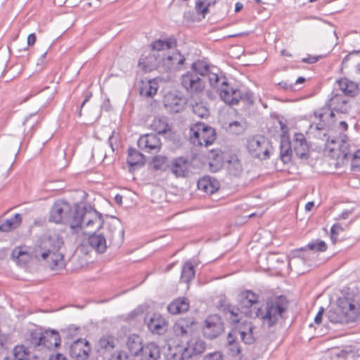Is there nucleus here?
I'll use <instances>...</instances> for the list:
<instances>
[{
  "label": "nucleus",
  "instance_id": "8",
  "mask_svg": "<svg viewBox=\"0 0 360 360\" xmlns=\"http://www.w3.org/2000/svg\"><path fill=\"white\" fill-rule=\"evenodd\" d=\"M248 153L254 158L267 160L270 157L271 142L264 136L255 135L247 140Z\"/></svg>",
  "mask_w": 360,
  "mask_h": 360
},
{
  "label": "nucleus",
  "instance_id": "18",
  "mask_svg": "<svg viewBox=\"0 0 360 360\" xmlns=\"http://www.w3.org/2000/svg\"><path fill=\"white\" fill-rule=\"evenodd\" d=\"M160 357V347L151 342L144 345L135 358L136 360H158Z\"/></svg>",
  "mask_w": 360,
  "mask_h": 360
},
{
  "label": "nucleus",
  "instance_id": "30",
  "mask_svg": "<svg viewBox=\"0 0 360 360\" xmlns=\"http://www.w3.org/2000/svg\"><path fill=\"white\" fill-rule=\"evenodd\" d=\"M338 84L341 91L345 94L351 97H354L358 92V84L349 80L347 78L340 79Z\"/></svg>",
  "mask_w": 360,
  "mask_h": 360
},
{
  "label": "nucleus",
  "instance_id": "17",
  "mask_svg": "<svg viewBox=\"0 0 360 360\" xmlns=\"http://www.w3.org/2000/svg\"><path fill=\"white\" fill-rule=\"evenodd\" d=\"M164 104L165 108L172 113H177L184 108L185 98L177 96L173 93H168L164 98Z\"/></svg>",
  "mask_w": 360,
  "mask_h": 360
},
{
  "label": "nucleus",
  "instance_id": "24",
  "mask_svg": "<svg viewBox=\"0 0 360 360\" xmlns=\"http://www.w3.org/2000/svg\"><path fill=\"white\" fill-rule=\"evenodd\" d=\"M259 295L251 290H245L238 295L237 301L241 309H249L257 303Z\"/></svg>",
  "mask_w": 360,
  "mask_h": 360
},
{
  "label": "nucleus",
  "instance_id": "58",
  "mask_svg": "<svg viewBox=\"0 0 360 360\" xmlns=\"http://www.w3.org/2000/svg\"><path fill=\"white\" fill-rule=\"evenodd\" d=\"M360 53V51H354L351 53H349V54H347L346 56H345V58H343L342 61V67L344 68V67H346V65H347V63L349 60L350 59V56L353 54H359Z\"/></svg>",
  "mask_w": 360,
  "mask_h": 360
},
{
  "label": "nucleus",
  "instance_id": "46",
  "mask_svg": "<svg viewBox=\"0 0 360 360\" xmlns=\"http://www.w3.org/2000/svg\"><path fill=\"white\" fill-rule=\"evenodd\" d=\"M307 248L316 252H324L327 250V245L323 240H317L316 242L309 243Z\"/></svg>",
  "mask_w": 360,
  "mask_h": 360
},
{
  "label": "nucleus",
  "instance_id": "63",
  "mask_svg": "<svg viewBox=\"0 0 360 360\" xmlns=\"http://www.w3.org/2000/svg\"><path fill=\"white\" fill-rule=\"evenodd\" d=\"M36 42V35L34 33L30 34L27 37V44L33 46Z\"/></svg>",
  "mask_w": 360,
  "mask_h": 360
},
{
  "label": "nucleus",
  "instance_id": "61",
  "mask_svg": "<svg viewBox=\"0 0 360 360\" xmlns=\"http://www.w3.org/2000/svg\"><path fill=\"white\" fill-rule=\"evenodd\" d=\"M349 356H353L352 354V352L351 351H347V350H342L338 354V357H342L345 359H349Z\"/></svg>",
  "mask_w": 360,
  "mask_h": 360
},
{
  "label": "nucleus",
  "instance_id": "40",
  "mask_svg": "<svg viewBox=\"0 0 360 360\" xmlns=\"http://www.w3.org/2000/svg\"><path fill=\"white\" fill-rule=\"evenodd\" d=\"M13 353L14 360H29L30 351L24 345H16Z\"/></svg>",
  "mask_w": 360,
  "mask_h": 360
},
{
  "label": "nucleus",
  "instance_id": "11",
  "mask_svg": "<svg viewBox=\"0 0 360 360\" xmlns=\"http://www.w3.org/2000/svg\"><path fill=\"white\" fill-rule=\"evenodd\" d=\"M176 47L161 52V68L165 71L178 69L184 63V56L175 49Z\"/></svg>",
  "mask_w": 360,
  "mask_h": 360
},
{
  "label": "nucleus",
  "instance_id": "16",
  "mask_svg": "<svg viewBox=\"0 0 360 360\" xmlns=\"http://www.w3.org/2000/svg\"><path fill=\"white\" fill-rule=\"evenodd\" d=\"M145 323L148 329L154 334L161 335L167 330V322L160 314L146 315Z\"/></svg>",
  "mask_w": 360,
  "mask_h": 360
},
{
  "label": "nucleus",
  "instance_id": "10",
  "mask_svg": "<svg viewBox=\"0 0 360 360\" xmlns=\"http://www.w3.org/2000/svg\"><path fill=\"white\" fill-rule=\"evenodd\" d=\"M224 329L221 317L218 314H212L204 321L202 333L203 337L206 339L214 340L220 336L224 333Z\"/></svg>",
  "mask_w": 360,
  "mask_h": 360
},
{
  "label": "nucleus",
  "instance_id": "52",
  "mask_svg": "<svg viewBox=\"0 0 360 360\" xmlns=\"http://www.w3.org/2000/svg\"><path fill=\"white\" fill-rule=\"evenodd\" d=\"M179 322L184 323V327L188 329L190 333H192V326L195 324V321L193 317L184 318L179 320Z\"/></svg>",
  "mask_w": 360,
  "mask_h": 360
},
{
  "label": "nucleus",
  "instance_id": "41",
  "mask_svg": "<svg viewBox=\"0 0 360 360\" xmlns=\"http://www.w3.org/2000/svg\"><path fill=\"white\" fill-rule=\"evenodd\" d=\"M228 171L232 176H236L242 171V165L238 159H233L228 162Z\"/></svg>",
  "mask_w": 360,
  "mask_h": 360
},
{
  "label": "nucleus",
  "instance_id": "25",
  "mask_svg": "<svg viewBox=\"0 0 360 360\" xmlns=\"http://www.w3.org/2000/svg\"><path fill=\"white\" fill-rule=\"evenodd\" d=\"M117 344L116 338L110 335L102 336L98 341V351L103 354H110L115 348Z\"/></svg>",
  "mask_w": 360,
  "mask_h": 360
},
{
  "label": "nucleus",
  "instance_id": "60",
  "mask_svg": "<svg viewBox=\"0 0 360 360\" xmlns=\"http://www.w3.org/2000/svg\"><path fill=\"white\" fill-rule=\"evenodd\" d=\"M318 60H319L318 56H309L307 58H304L302 60V61L303 63H309V64L314 63L317 62Z\"/></svg>",
  "mask_w": 360,
  "mask_h": 360
},
{
  "label": "nucleus",
  "instance_id": "21",
  "mask_svg": "<svg viewBox=\"0 0 360 360\" xmlns=\"http://www.w3.org/2000/svg\"><path fill=\"white\" fill-rule=\"evenodd\" d=\"M105 236L106 241L108 240L110 245H120L123 240L124 230L117 229L113 224H109L105 232L103 233Z\"/></svg>",
  "mask_w": 360,
  "mask_h": 360
},
{
  "label": "nucleus",
  "instance_id": "57",
  "mask_svg": "<svg viewBox=\"0 0 360 360\" xmlns=\"http://www.w3.org/2000/svg\"><path fill=\"white\" fill-rule=\"evenodd\" d=\"M323 313H324V308L323 307H321L319 308V310L317 314L316 315V316L314 318L315 323L320 324L321 323Z\"/></svg>",
  "mask_w": 360,
  "mask_h": 360
},
{
  "label": "nucleus",
  "instance_id": "5",
  "mask_svg": "<svg viewBox=\"0 0 360 360\" xmlns=\"http://www.w3.org/2000/svg\"><path fill=\"white\" fill-rule=\"evenodd\" d=\"M327 317L333 323L345 324L354 322L360 318V307L349 297H340L337 301V306L328 311Z\"/></svg>",
  "mask_w": 360,
  "mask_h": 360
},
{
  "label": "nucleus",
  "instance_id": "49",
  "mask_svg": "<svg viewBox=\"0 0 360 360\" xmlns=\"http://www.w3.org/2000/svg\"><path fill=\"white\" fill-rule=\"evenodd\" d=\"M174 330L176 335L182 337L191 333L190 331L184 327V323H181L179 321L175 323Z\"/></svg>",
  "mask_w": 360,
  "mask_h": 360
},
{
  "label": "nucleus",
  "instance_id": "32",
  "mask_svg": "<svg viewBox=\"0 0 360 360\" xmlns=\"http://www.w3.org/2000/svg\"><path fill=\"white\" fill-rule=\"evenodd\" d=\"M127 164L131 167L143 166L145 164L144 155L134 148H129Z\"/></svg>",
  "mask_w": 360,
  "mask_h": 360
},
{
  "label": "nucleus",
  "instance_id": "47",
  "mask_svg": "<svg viewBox=\"0 0 360 360\" xmlns=\"http://www.w3.org/2000/svg\"><path fill=\"white\" fill-rule=\"evenodd\" d=\"M204 345H205L204 342L201 340L195 342V343L193 345V353L188 354V356H191L192 354H201L205 349ZM187 352H188V349L186 348L185 349V352L183 354V355L185 356H187Z\"/></svg>",
  "mask_w": 360,
  "mask_h": 360
},
{
  "label": "nucleus",
  "instance_id": "39",
  "mask_svg": "<svg viewBox=\"0 0 360 360\" xmlns=\"http://www.w3.org/2000/svg\"><path fill=\"white\" fill-rule=\"evenodd\" d=\"M190 72H195L199 77L204 76L210 72L209 65L202 60H197L192 64Z\"/></svg>",
  "mask_w": 360,
  "mask_h": 360
},
{
  "label": "nucleus",
  "instance_id": "6",
  "mask_svg": "<svg viewBox=\"0 0 360 360\" xmlns=\"http://www.w3.org/2000/svg\"><path fill=\"white\" fill-rule=\"evenodd\" d=\"M286 308L285 299L281 296L274 300L266 302L264 307L259 308L255 314L256 316L262 321L264 326L271 328L282 317Z\"/></svg>",
  "mask_w": 360,
  "mask_h": 360
},
{
  "label": "nucleus",
  "instance_id": "54",
  "mask_svg": "<svg viewBox=\"0 0 360 360\" xmlns=\"http://www.w3.org/2000/svg\"><path fill=\"white\" fill-rule=\"evenodd\" d=\"M336 229H341V231H343V228L342 226L339 224H334L331 229H330V238L333 243L336 241V236L338 235V232L336 231Z\"/></svg>",
  "mask_w": 360,
  "mask_h": 360
},
{
  "label": "nucleus",
  "instance_id": "62",
  "mask_svg": "<svg viewBox=\"0 0 360 360\" xmlns=\"http://www.w3.org/2000/svg\"><path fill=\"white\" fill-rule=\"evenodd\" d=\"M49 360H67V359L62 354L57 353L54 355L50 356Z\"/></svg>",
  "mask_w": 360,
  "mask_h": 360
},
{
  "label": "nucleus",
  "instance_id": "4",
  "mask_svg": "<svg viewBox=\"0 0 360 360\" xmlns=\"http://www.w3.org/2000/svg\"><path fill=\"white\" fill-rule=\"evenodd\" d=\"M176 45V39L173 37L153 41L150 45L149 51H144L140 57L139 66L145 72L161 68V52L173 49Z\"/></svg>",
  "mask_w": 360,
  "mask_h": 360
},
{
  "label": "nucleus",
  "instance_id": "64",
  "mask_svg": "<svg viewBox=\"0 0 360 360\" xmlns=\"http://www.w3.org/2000/svg\"><path fill=\"white\" fill-rule=\"evenodd\" d=\"M352 210H345L339 216V219H347L349 217V216L352 214Z\"/></svg>",
  "mask_w": 360,
  "mask_h": 360
},
{
  "label": "nucleus",
  "instance_id": "56",
  "mask_svg": "<svg viewBox=\"0 0 360 360\" xmlns=\"http://www.w3.org/2000/svg\"><path fill=\"white\" fill-rule=\"evenodd\" d=\"M110 360H130L127 352L124 351H120L117 352L115 357H112Z\"/></svg>",
  "mask_w": 360,
  "mask_h": 360
},
{
  "label": "nucleus",
  "instance_id": "29",
  "mask_svg": "<svg viewBox=\"0 0 360 360\" xmlns=\"http://www.w3.org/2000/svg\"><path fill=\"white\" fill-rule=\"evenodd\" d=\"M127 347L132 356L136 357L144 345L139 335H130L127 340Z\"/></svg>",
  "mask_w": 360,
  "mask_h": 360
},
{
  "label": "nucleus",
  "instance_id": "38",
  "mask_svg": "<svg viewBox=\"0 0 360 360\" xmlns=\"http://www.w3.org/2000/svg\"><path fill=\"white\" fill-rule=\"evenodd\" d=\"M309 133L314 134L315 136L318 138H321V136L323 134V136L326 138L327 141L330 140L328 137H327L326 133V124L324 122H320L317 124H311L309 128ZM327 143H326V145Z\"/></svg>",
  "mask_w": 360,
  "mask_h": 360
},
{
  "label": "nucleus",
  "instance_id": "42",
  "mask_svg": "<svg viewBox=\"0 0 360 360\" xmlns=\"http://www.w3.org/2000/svg\"><path fill=\"white\" fill-rule=\"evenodd\" d=\"M12 259L18 263H26L28 259V255L19 248H15L11 253Z\"/></svg>",
  "mask_w": 360,
  "mask_h": 360
},
{
  "label": "nucleus",
  "instance_id": "15",
  "mask_svg": "<svg viewBox=\"0 0 360 360\" xmlns=\"http://www.w3.org/2000/svg\"><path fill=\"white\" fill-rule=\"evenodd\" d=\"M90 352V345L84 339L75 340L70 347V355L77 360L86 359L89 357Z\"/></svg>",
  "mask_w": 360,
  "mask_h": 360
},
{
  "label": "nucleus",
  "instance_id": "12",
  "mask_svg": "<svg viewBox=\"0 0 360 360\" xmlns=\"http://www.w3.org/2000/svg\"><path fill=\"white\" fill-rule=\"evenodd\" d=\"M181 85L191 95L201 93L205 89L204 81L194 72L188 71L181 78Z\"/></svg>",
  "mask_w": 360,
  "mask_h": 360
},
{
  "label": "nucleus",
  "instance_id": "36",
  "mask_svg": "<svg viewBox=\"0 0 360 360\" xmlns=\"http://www.w3.org/2000/svg\"><path fill=\"white\" fill-rule=\"evenodd\" d=\"M151 128L158 134H165L169 130V125L165 118L155 117L152 124Z\"/></svg>",
  "mask_w": 360,
  "mask_h": 360
},
{
  "label": "nucleus",
  "instance_id": "44",
  "mask_svg": "<svg viewBox=\"0 0 360 360\" xmlns=\"http://www.w3.org/2000/svg\"><path fill=\"white\" fill-rule=\"evenodd\" d=\"M292 150L289 144L286 146H281L280 158L284 164L288 163L291 160Z\"/></svg>",
  "mask_w": 360,
  "mask_h": 360
},
{
  "label": "nucleus",
  "instance_id": "20",
  "mask_svg": "<svg viewBox=\"0 0 360 360\" xmlns=\"http://www.w3.org/2000/svg\"><path fill=\"white\" fill-rule=\"evenodd\" d=\"M256 327L252 322L243 323L239 329L237 330V333L240 336L241 340L246 345H252L255 342V330Z\"/></svg>",
  "mask_w": 360,
  "mask_h": 360
},
{
  "label": "nucleus",
  "instance_id": "19",
  "mask_svg": "<svg viewBox=\"0 0 360 360\" xmlns=\"http://www.w3.org/2000/svg\"><path fill=\"white\" fill-rule=\"evenodd\" d=\"M292 146L296 155L301 159L309 158V146L305 136L302 133H296L292 140Z\"/></svg>",
  "mask_w": 360,
  "mask_h": 360
},
{
  "label": "nucleus",
  "instance_id": "35",
  "mask_svg": "<svg viewBox=\"0 0 360 360\" xmlns=\"http://www.w3.org/2000/svg\"><path fill=\"white\" fill-rule=\"evenodd\" d=\"M195 276V269L192 263L186 262L182 266L181 280L184 283H189Z\"/></svg>",
  "mask_w": 360,
  "mask_h": 360
},
{
  "label": "nucleus",
  "instance_id": "48",
  "mask_svg": "<svg viewBox=\"0 0 360 360\" xmlns=\"http://www.w3.org/2000/svg\"><path fill=\"white\" fill-rule=\"evenodd\" d=\"M240 101H243L247 105H252L254 103L253 94L249 91H242L240 89Z\"/></svg>",
  "mask_w": 360,
  "mask_h": 360
},
{
  "label": "nucleus",
  "instance_id": "27",
  "mask_svg": "<svg viewBox=\"0 0 360 360\" xmlns=\"http://www.w3.org/2000/svg\"><path fill=\"white\" fill-rule=\"evenodd\" d=\"M189 307V302L187 298L179 297L167 306V310L172 314H177L187 311Z\"/></svg>",
  "mask_w": 360,
  "mask_h": 360
},
{
  "label": "nucleus",
  "instance_id": "53",
  "mask_svg": "<svg viewBox=\"0 0 360 360\" xmlns=\"http://www.w3.org/2000/svg\"><path fill=\"white\" fill-rule=\"evenodd\" d=\"M204 360H223V356L221 352H215L207 354Z\"/></svg>",
  "mask_w": 360,
  "mask_h": 360
},
{
  "label": "nucleus",
  "instance_id": "59",
  "mask_svg": "<svg viewBox=\"0 0 360 360\" xmlns=\"http://www.w3.org/2000/svg\"><path fill=\"white\" fill-rule=\"evenodd\" d=\"M278 85L285 90H292L293 84H289L286 81H282L278 84Z\"/></svg>",
  "mask_w": 360,
  "mask_h": 360
},
{
  "label": "nucleus",
  "instance_id": "51",
  "mask_svg": "<svg viewBox=\"0 0 360 360\" xmlns=\"http://www.w3.org/2000/svg\"><path fill=\"white\" fill-rule=\"evenodd\" d=\"M167 158L165 156L158 155L153 158L154 167L156 169H161L163 165L166 162Z\"/></svg>",
  "mask_w": 360,
  "mask_h": 360
},
{
  "label": "nucleus",
  "instance_id": "28",
  "mask_svg": "<svg viewBox=\"0 0 360 360\" xmlns=\"http://www.w3.org/2000/svg\"><path fill=\"white\" fill-rule=\"evenodd\" d=\"M330 106L333 110L341 113H347L351 109L349 100L345 96L339 95H335L332 98V103H330Z\"/></svg>",
  "mask_w": 360,
  "mask_h": 360
},
{
  "label": "nucleus",
  "instance_id": "45",
  "mask_svg": "<svg viewBox=\"0 0 360 360\" xmlns=\"http://www.w3.org/2000/svg\"><path fill=\"white\" fill-rule=\"evenodd\" d=\"M208 79L210 82V84L214 89H216L217 91L219 90L221 85V82L223 79L226 80L225 78H220L218 75L213 73V72H209L207 74Z\"/></svg>",
  "mask_w": 360,
  "mask_h": 360
},
{
  "label": "nucleus",
  "instance_id": "23",
  "mask_svg": "<svg viewBox=\"0 0 360 360\" xmlns=\"http://www.w3.org/2000/svg\"><path fill=\"white\" fill-rule=\"evenodd\" d=\"M87 242L98 253H103L108 247L106 238L103 233L94 232L89 236Z\"/></svg>",
  "mask_w": 360,
  "mask_h": 360
},
{
  "label": "nucleus",
  "instance_id": "33",
  "mask_svg": "<svg viewBox=\"0 0 360 360\" xmlns=\"http://www.w3.org/2000/svg\"><path fill=\"white\" fill-rule=\"evenodd\" d=\"M158 89V84L155 80H149L146 82H143L139 89V93L141 96L149 98L157 93Z\"/></svg>",
  "mask_w": 360,
  "mask_h": 360
},
{
  "label": "nucleus",
  "instance_id": "22",
  "mask_svg": "<svg viewBox=\"0 0 360 360\" xmlns=\"http://www.w3.org/2000/svg\"><path fill=\"white\" fill-rule=\"evenodd\" d=\"M197 186L199 190L212 194L219 188V183L214 178L205 176L198 180Z\"/></svg>",
  "mask_w": 360,
  "mask_h": 360
},
{
  "label": "nucleus",
  "instance_id": "14",
  "mask_svg": "<svg viewBox=\"0 0 360 360\" xmlns=\"http://www.w3.org/2000/svg\"><path fill=\"white\" fill-rule=\"evenodd\" d=\"M218 91L221 99L229 105H237L240 101V89L230 86L224 79Z\"/></svg>",
  "mask_w": 360,
  "mask_h": 360
},
{
  "label": "nucleus",
  "instance_id": "7",
  "mask_svg": "<svg viewBox=\"0 0 360 360\" xmlns=\"http://www.w3.org/2000/svg\"><path fill=\"white\" fill-rule=\"evenodd\" d=\"M216 139L215 129L205 123L198 122L190 128V140L195 146H209Z\"/></svg>",
  "mask_w": 360,
  "mask_h": 360
},
{
  "label": "nucleus",
  "instance_id": "1",
  "mask_svg": "<svg viewBox=\"0 0 360 360\" xmlns=\"http://www.w3.org/2000/svg\"><path fill=\"white\" fill-rule=\"evenodd\" d=\"M49 221L56 224H69L73 231L84 227L101 229L104 220L103 215L91 206L75 204L72 210L69 203L63 200L56 202L49 213Z\"/></svg>",
  "mask_w": 360,
  "mask_h": 360
},
{
  "label": "nucleus",
  "instance_id": "50",
  "mask_svg": "<svg viewBox=\"0 0 360 360\" xmlns=\"http://www.w3.org/2000/svg\"><path fill=\"white\" fill-rule=\"evenodd\" d=\"M195 9L197 12L205 17L208 12V5L205 6V2L202 0H198L195 3Z\"/></svg>",
  "mask_w": 360,
  "mask_h": 360
},
{
  "label": "nucleus",
  "instance_id": "43",
  "mask_svg": "<svg viewBox=\"0 0 360 360\" xmlns=\"http://www.w3.org/2000/svg\"><path fill=\"white\" fill-rule=\"evenodd\" d=\"M226 314L227 316V319L229 321L230 323L232 325H235L240 321V316H239V309H235L229 308L227 309V311L226 312Z\"/></svg>",
  "mask_w": 360,
  "mask_h": 360
},
{
  "label": "nucleus",
  "instance_id": "2",
  "mask_svg": "<svg viewBox=\"0 0 360 360\" xmlns=\"http://www.w3.org/2000/svg\"><path fill=\"white\" fill-rule=\"evenodd\" d=\"M63 240L56 233L46 234L37 241L32 250L33 257L38 261L45 262L51 270L65 267L64 255L60 252Z\"/></svg>",
  "mask_w": 360,
  "mask_h": 360
},
{
  "label": "nucleus",
  "instance_id": "9",
  "mask_svg": "<svg viewBox=\"0 0 360 360\" xmlns=\"http://www.w3.org/2000/svg\"><path fill=\"white\" fill-rule=\"evenodd\" d=\"M30 342L34 347L51 349L60 345V338L59 333L56 330H35L30 333Z\"/></svg>",
  "mask_w": 360,
  "mask_h": 360
},
{
  "label": "nucleus",
  "instance_id": "13",
  "mask_svg": "<svg viewBox=\"0 0 360 360\" xmlns=\"http://www.w3.org/2000/svg\"><path fill=\"white\" fill-rule=\"evenodd\" d=\"M137 144L141 150L150 153H158L162 146L160 139L155 134H146L141 136Z\"/></svg>",
  "mask_w": 360,
  "mask_h": 360
},
{
  "label": "nucleus",
  "instance_id": "55",
  "mask_svg": "<svg viewBox=\"0 0 360 360\" xmlns=\"http://www.w3.org/2000/svg\"><path fill=\"white\" fill-rule=\"evenodd\" d=\"M297 250L292 252L291 257L288 259V266L291 268L292 264L297 263L301 260V258L297 255Z\"/></svg>",
  "mask_w": 360,
  "mask_h": 360
},
{
  "label": "nucleus",
  "instance_id": "37",
  "mask_svg": "<svg viewBox=\"0 0 360 360\" xmlns=\"http://www.w3.org/2000/svg\"><path fill=\"white\" fill-rule=\"evenodd\" d=\"M192 111L198 117L201 118L207 117L210 115V110L207 105L202 102H195V103H191Z\"/></svg>",
  "mask_w": 360,
  "mask_h": 360
},
{
  "label": "nucleus",
  "instance_id": "34",
  "mask_svg": "<svg viewBox=\"0 0 360 360\" xmlns=\"http://www.w3.org/2000/svg\"><path fill=\"white\" fill-rule=\"evenodd\" d=\"M22 221V217L20 214H15L11 219H6L0 224V231L8 232L19 226Z\"/></svg>",
  "mask_w": 360,
  "mask_h": 360
},
{
  "label": "nucleus",
  "instance_id": "31",
  "mask_svg": "<svg viewBox=\"0 0 360 360\" xmlns=\"http://www.w3.org/2000/svg\"><path fill=\"white\" fill-rule=\"evenodd\" d=\"M237 330H233L227 336V347L232 356H237L241 352L238 342L236 340Z\"/></svg>",
  "mask_w": 360,
  "mask_h": 360
},
{
  "label": "nucleus",
  "instance_id": "3",
  "mask_svg": "<svg viewBox=\"0 0 360 360\" xmlns=\"http://www.w3.org/2000/svg\"><path fill=\"white\" fill-rule=\"evenodd\" d=\"M325 152L337 160V165H345L350 160L352 169L360 171V150L352 153L350 140L346 134H340L338 137L328 139Z\"/></svg>",
  "mask_w": 360,
  "mask_h": 360
},
{
  "label": "nucleus",
  "instance_id": "26",
  "mask_svg": "<svg viewBox=\"0 0 360 360\" xmlns=\"http://www.w3.org/2000/svg\"><path fill=\"white\" fill-rule=\"evenodd\" d=\"M188 160L184 157L173 160L171 171L176 177H184L188 173Z\"/></svg>",
  "mask_w": 360,
  "mask_h": 360
}]
</instances>
